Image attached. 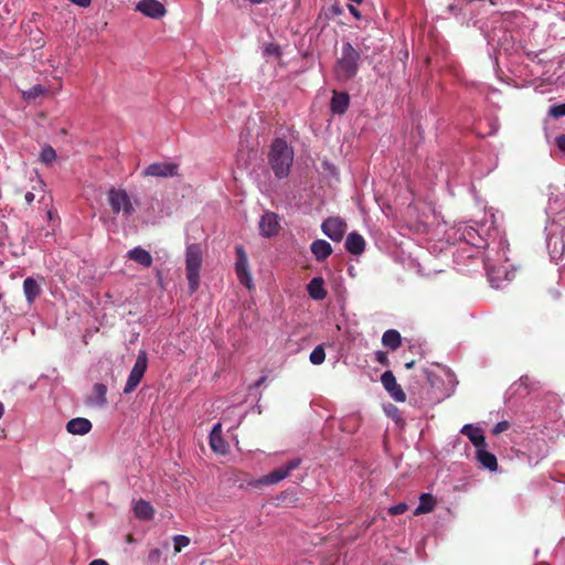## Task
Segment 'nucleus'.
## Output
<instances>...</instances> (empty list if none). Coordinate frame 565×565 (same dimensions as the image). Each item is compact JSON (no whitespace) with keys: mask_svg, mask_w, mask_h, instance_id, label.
I'll use <instances>...</instances> for the list:
<instances>
[{"mask_svg":"<svg viewBox=\"0 0 565 565\" xmlns=\"http://www.w3.org/2000/svg\"><path fill=\"white\" fill-rule=\"evenodd\" d=\"M66 429L72 435H85L92 429V423L87 418L76 417L67 423Z\"/></svg>","mask_w":565,"mask_h":565,"instance_id":"a211bd4d","label":"nucleus"},{"mask_svg":"<svg viewBox=\"0 0 565 565\" xmlns=\"http://www.w3.org/2000/svg\"><path fill=\"white\" fill-rule=\"evenodd\" d=\"M260 235L271 237L278 234L280 224L278 215L274 212H266L258 223Z\"/></svg>","mask_w":565,"mask_h":565,"instance_id":"f8f14e48","label":"nucleus"},{"mask_svg":"<svg viewBox=\"0 0 565 565\" xmlns=\"http://www.w3.org/2000/svg\"><path fill=\"white\" fill-rule=\"evenodd\" d=\"M72 3L81 7V8H87L90 6L92 0H70Z\"/></svg>","mask_w":565,"mask_h":565,"instance_id":"58836bf2","label":"nucleus"},{"mask_svg":"<svg viewBox=\"0 0 565 565\" xmlns=\"http://www.w3.org/2000/svg\"><path fill=\"white\" fill-rule=\"evenodd\" d=\"M107 200L114 214L122 212L125 216H130L135 207L126 190L111 188L107 192Z\"/></svg>","mask_w":565,"mask_h":565,"instance_id":"20e7f679","label":"nucleus"},{"mask_svg":"<svg viewBox=\"0 0 565 565\" xmlns=\"http://www.w3.org/2000/svg\"><path fill=\"white\" fill-rule=\"evenodd\" d=\"M381 383L395 402L403 403L406 401V394L402 386L397 384L395 375L392 371H385L381 375Z\"/></svg>","mask_w":565,"mask_h":565,"instance_id":"9d476101","label":"nucleus"},{"mask_svg":"<svg viewBox=\"0 0 565 565\" xmlns=\"http://www.w3.org/2000/svg\"><path fill=\"white\" fill-rule=\"evenodd\" d=\"M407 509H408L407 504H406V503L401 502V503H398V504H396V505L391 507V508L388 509V513H390L391 515H399V514L405 513V512L407 511Z\"/></svg>","mask_w":565,"mask_h":565,"instance_id":"2f4dec72","label":"nucleus"},{"mask_svg":"<svg viewBox=\"0 0 565 565\" xmlns=\"http://www.w3.org/2000/svg\"><path fill=\"white\" fill-rule=\"evenodd\" d=\"M548 115L554 118H559L565 116V103L557 104L550 107Z\"/></svg>","mask_w":565,"mask_h":565,"instance_id":"7c9ffc66","label":"nucleus"},{"mask_svg":"<svg viewBox=\"0 0 565 565\" xmlns=\"http://www.w3.org/2000/svg\"><path fill=\"white\" fill-rule=\"evenodd\" d=\"M46 93V89L42 85H34L29 90L24 92V98L26 100H33L39 96H43Z\"/></svg>","mask_w":565,"mask_h":565,"instance_id":"cd10ccee","label":"nucleus"},{"mask_svg":"<svg viewBox=\"0 0 565 565\" xmlns=\"http://www.w3.org/2000/svg\"><path fill=\"white\" fill-rule=\"evenodd\" d=\"M4 413V407H3V404L0 402V418L2 417Z\"/></svg>","mask_w":565,"mask_h":565,"instance_id":"49530a36","label":"nucleus"},{"mask_svg":"<svg viewBox=\"0 0 565 565\" xmlns=\"http://www.w3.org/2000/svg\"><path fill=\"white\" fill-rule=\"evenodd\" d=\"M436 500L430 493H423L419 497V504L414 511L415 515L425 514L431 512L435 508Z\"/></svg>","mask_w":565,"mask_h":565,"instance_id":"b1692460","label":"nucleus"},{"mask_svg":"<svg viewBox=\"0 0 565 565\" xmlns=\"http://www.w3.org/2000/svg\"><path fill=\"white\" fill-rule=\"evenodd\" d=\"M310 250L317 262L326 260L333 252L332 246L324 239H316L310 245Z\"/></svg>","mask_w":565,"mask_h":565,"instance_id":"2eb2a0df","label":"nucleus"},{"mask_svg":"<svg viewBox=\"0 0 565 565\" xmlns=\"http://www.w3.org/2000/svg\"><path fill=\"white\" fill-rule=\"evenodd\" d=\"M202 266V250L200 245L191 244L186 248L185 270L189 281L190 294L198 290L200 286V271Z\"/></svg>","mask_w":565,"mask_h":565,"instance_id":"7ed1b4c3","label":"nucleus"},{"mask_svg":"<svg viewBox=\"0 0 565 565\" xmlns=\"http://www.w3.org/2000/svg\"><path fill=\"white\" fill-rule=\"evenodd\" d=\"M94 394L96 398V403L100 406L105 405L107 402L106 394H107V387L106 385L102 383H97L94 385Z\"/></svg>","mask_w":565,"mask_h":565,"instance_id":"a878e982","label":"nucleus"},{"mask_svg":"<svg viewBox=\"0 0 565 565\" xmlns=\"http://www.w3.org/2000/svg\"><path fill=\"white\" fill-rule=\"evenodd\" d=\"M189 544H190V539L185 535H175L173 537V546H174L175 553H180Z\"/></svg>","mask_w":565,"mask_h":565,"instance_id":"c756f323","label":"nucleus"},{"mask_svg":"<svg viewBox=\"0 0 565 565\" xmlns=\"http://www.w3.org/2000/svg\"><path fill=\"white\" fill-rule=\"evenodd\" d=\"M254 4H260L264 0H249Z\"/></svg>","mask_w":565,"mask_h":565,"instance_id":"09e8293b","label":"nucleus"},{"mask_svg":"<svg viewBox=\"0 0 565 565\" xmlns=\"http://www.w3.org/2000/svg\"><path fill=\"white\" fill-rule=\"evenodd\" d=\"M126 540L128 543H131L134 541L132 535L131 534L127 535Z\"/></svg>","mask_w":565,"mask_h":565,"instance_id":"8fccbe9b","label":"nucleus"},{"mask_svg":"<svg viewBox=\"0 0 565 565\" xmlns=\"http://www.w3.org/2000/svg\"><path fill=\"white\" fill-rule=\"evenodd\" d=\"M477 458L479 462L490 471H495L498 468V460L497 457L487 451L484 447H481L477 450Z\"/></svg>","mask_w":565,"mask_h":565,"instance_id":"5701e85b","label":"nucleus"},{"mask_svg":"<svg viewBox=\"0 0 565 565\" xmlns=\"http://www.w3.org/2000/svg\"><path fill=\"white\" fill-rule=\"evenodd\" d=\"M148 367V355L146 351H139L136 362L130 371L126 385L124 387L125 394L134 392L141 382Z\"/></svg>","mask_w":565,"mask_h":565,"instance_id":"39448f33","label":"nucleus"},{"mask_svg":"<svg viewBox=\"0 0 565 565\" xmlns=\"http://www.w3.org/2000/svg\"><path fill=\"white\" fill-rule=\"evenodd\" d=\"M40 157L42 162L49 164L56 159V152L51 146H46L42 149Z\"/></svg>","mask_w":565,"mask_h":565,"instance_id":"c85d7f7f","label":"nucleus"},{"mask_svg":"<svg viewBox=\"0 0 565 565\" xmlns=\"http://www.w3.org/2000/svg\"><path fill=\"white\" fill-rule=\"evenodd\" d=\"M89 565H109L106 561L102 558L94 559L89 563Z\"/></svg>","mask_w":565,"mask_h":565,"instance_id":"37998d69","label":"nucleus"},{"mask_svg":"<svg viewBox=\"0 0 565 565\" xmlns=\"http://www.w3.org/2000/svg\"><path fill=\"white\" fill-rule=\"evenodd\" d=\"M134 512L137 519L139 520H151L154 515L153 507L146 500H138L135 503Z\"/></svg>","mask_w":565,"mask_h":565,"instance_id":"4be33fe9","label":"nucleus"},{"mask_svg":"<svg viewBox=\"0 0 565 565\" xmlns=\"http://www.w3.org/2000/svg\"><path fill=\"white\" fill-rule=\"evenodd\" d=\"M268 160L275 175L279 179L286 178L294 161V151L286 140L276 138L270 146Z\"/></svg>","mask_w":565,"mask_h":565,"instance_id":"f257e3e1","label":"nucleus"},{"mask_svg":"<svg viewBox=\"0 0 565 565\" xmlns=\"http://www.w3.org/2000/svg\"><path fill=\"white\" fill-rule=\"evenodd\" d=\"M350 105V95L347 92L333 90L330 102V110L334 115H343Z\"/></svg>","mask_w":565,"mask_h":565,"instance_id":"ddd939ff","label":"nucleus"},{"mask_svg":"<svg viewBox=\"0 0 565 565\" xmlns=\"http://www.w3.org/2000/svg\"><path fill=\"white\" fill-rule=\"evenodd\" d=\"M145 177L169 178L179 174V164L173 162H154L142 172Z\"/></svg>","mask_w":565,"mask_h":565,"instance_id":"1a4fd4ad","label":"nucleus"},{"mask_svg":"<svg viewBox=\"0 0 565 565\" xmlns=\"http://www.w3.org/2000/svg\"><path fill=\"white\" fill-rule=\"evenodd\" d=\"M266 381V376H262L256 383H255V386L258 387L260 386L264 382Z\"/></svg>","mask_w":565,"mask_h":565,"instance_id":"c03bdc74","label":"nucleus"},{"mask_svg":"<svg viewBox=\"0 0 565 565\" xmlns=\"http://www.w3.org/2000/svg\"><path fill=\"white\" fill-rule=\"evenodd\" d=\"M348 8H349V11L352 13L353 17H355L356 19L361 18L360 11L354 6L349 4Z\"/></svg>","mask_w":565,"mask_h":565,"instance_id":"79ce46f5","label":"nucleus"},{"mask_svg":"<svg viewBox=\"0 0 565 565\" xmlns=\"http://www.w3.org/2000/svg\"><path fill=\"white\" fill-rule=\"evenodd\" d=\"M235 250H236V255H237L236 263H235V271H236L237 278L242 285H244L247 289L250 290L253 288V284H252V276L248 270L247 254L244 250L243 246H239V245L235 247Z\"/></svg>","mask_w":565,"mask_h":565,"instance_id":"0eeeda50","label":"nucleus"},{"mask_svg":"<svg viewBox=\"0 0 565 565\" xmlns=\"http://www.w3.org/2000/svg\"><path fill=\"white\" fill-rule=\"evenodd\" d=\"M555 142L558 149L565 153V135L557 136Z\"/></svg>","mask_w":565,"mask_h":565,"instance_id":"e433bc0d","label":"nucleus"},{"mask_svg":"<svg viewBox=\"0 0 565 565\" xmlns=\"http://www.w3.org/2000/svg\"><path fill=\"white\" fill-rule=\"evenodd\" d=\"M160 557H161L160 548H153L148 554V562L157 563V562H159Z\"/></svg>","mask_w":565,"mask_h":565,"instance_id":"f704fd0d","label":"nucleus"},{"mask_svg":"<svg viewBox=\"0 0 565 565\" xmlns=\"http://www.w3.org/2000/svg\"><path fill=\"white\" fill-rule=\"evenodd\" d=\"M414 365H415V361H414V360H412V361H409V362H407V363L405 364V367L409 370V369H413V367H414Z\"/></svg>","mask_w":565,"mask_h":565,"instance_id":"a18cd8bd","label":"nucleus"},{"mask_svg":"<svg viewBox=\"0 0 565 565\" xmlns=\"http://www.w3.org/2000/svg\"><path fill=\"white\" fill-rule=\"evenodd\" d=\"M367 40H369V38H363V39H362V41H361V47H360V50H358V51L360 52V54H361L362 52H364V51L366 52V51H369V50H370V45L366 43V41H367Z\"/></svg>","mask_w":565,"mask_h":565,"instance_id":"a19ab883","label":"nucleus"},{"mask_svg":"<svg viewBox=\"0 0 565 565\" xmlns=\"http://www.w3.org/2000/svg\"><path fill=\"white\" fill-rule=\"evenodd\" d=\"M136 10L151 19H160L166 15V7L158 0H141L137 3Z\"/></svg>","mask_w":565,"mask_h":565,"instance_id":"9b49d317","label":"nucleus"},{"mask_svg":"<svg viewBox=\"0 0 565 565\" xmlns=\"http://www.w3.org/2000/svg\"><path fill=\"white\" fill-rule=\"evenodd\" d=\"M301 463L299 458H294L288 460L284 466L274 469L271 472L266 475L262 482L266 484H275L284 480L289 476V473L297 469Z\"/></svg>","mask_w":565,"mask_h":565,"instance_id":"6e6552de","label":"nucleus"},{"mask_svg":"<svg viewBox=\"0 0 565 565\" xmlns=\"http://www.w3.org/2000/svg\"><path fill=\"white\" fill-rule=\"evenodd\" d=\"M347 230V222L339 216H330L321 224L322 233L333 242H341Z\"/></svg>","mask_w":565,"mask_h":565,"instance_id":"423d86ee","label":"nucleus"},{"mask_svg":"<svg viewBox=\"0 0 565 565\" xmlns=\"http://www.w3.org/2000/svg\"><path fill=\"white\" fill-rule=\"evenodd\" d=\"M42 288L36 279L26 277L23 281V294L29 305H32L35 299L41 295Z\"/></svg>","mask_w":565,"mask_h":565,"instance_id":"f3484780","label":"nucleus"},{"mask_svg":"<svg viewBox=\"0 0 565 565\" xmlns=\"http://www.w3.org/2000/svg\"><path fill=\"white\" fill-rule=\"evenodd\" d=\"M210 446L216 454L224 455L227 451V444L221 435V424H216L210 433Z\"/></svg>","mask_w":565,"mask_h":565,"instance_id":"dca6fc26","label":"nucleus"},{"mask_svg":"<svg viewBox=\"0 0 565 565\" xmlns=\"http://www.w3.org/2000/svg\"><path fill=\"white\" fill-rule=\"evenodd\" d=\"M265 53L268 55L280 56V47L277 44L269 43L265 46Z\"/></svg>","mask_w":565,"mask_h":565,"instance_id":"473e14b6","label":"nucleus"},{"mask_svg":"<svg viewBox=\"0 0 565 565\" xmlns=\"http://www.w3.org/2000/svg\"><path fill=\"white\" fill-rule=\"evenodd\" d=\"M329 10L333 15H341L343 13V9L339 3L332 4Z\"/></svg>","mask_w":565,"mask_h":565,"instance_id":"4c0bfd02","label":"nucleus"},{"mask_svg":"<svg viewBox=\"0 0 565 565\" xmlns=\"http://www.w3.org/2000/svg\"><path fill=\"white\" fill-rule=\"evenodd\" d=\"M461 433L466 435L478 449L486 447V438L483 431L480 428L473 427L472 425H465L461 429Z\"/></svg>","mask_w":565,"mask_h":565,"instance_id":"aec40b11","label":"nucleus"},{"mask_svg":"<svg viewBox=\"0 0 565 565\" xmlns=\"http://www.w3.org/2000/svg\"><path fill=\"white\" fill-rule=\"evenodd\" d=\"M382 343L388 349L395 351L402 343L399 332L394 329L385 331L382 337Z\"/></svg>","mask_w":565,"mask_h":565,"instance_id":"393cba45","label":"nucleus"},{"mask_svg":"<svg viewBox=\"0 0 565 565\" xmlns=\"http://www.w3.org/2000/svg\"><path fill=\"white\" fill-rule=\"evenodd\" d=\"M345 249L352 255H361L365 249V241L362 235L352 232L347 236Z\"/></svg>","mask_w":565,"mask_h":565,"instance_id":"4468645a","label":"nucleus"},{"mask_svg":"<svg viewBox=\"0 0 565 565\" xmlns=\"http://www.w3.org/2000/svg\"><path fill=\"white\" fill-rule=\"evenodd\" d=\"M375 359H376V361H377L380 364H382V365H384V366H388V364H390V361H388L387 354H386L385 352H383V351H377V352L375 353Z\"/></svg>","mask_w":565,"mask_h":565,"instance_id":"72a5a7b5","label":"nucleus"},{"mask_svg":"<svg viewBox=\"0 0 565 565\" xmlns=\"http://www.w3.org/2000/svg\"><path fill=\"white\" fill-rule=\"evenodd\" d=\"M38 184H39V189L41 190V192H43L44 191L43 190V186H44L43 182L41 180H39Z\"/></svg>","mask_w":565,"mask_h":565,"instance_id":"de8ad7c7","label":"nucleus"},{"mask_svg":"<svg viewBox=\"0 0 565 565\" xmlns=\"http://www.w3.org/2000/svg\"><path fill=\"white\" fill-rule=\"evenodd\" d=\"M307 290L313 300H323L327 297V290L324 288V280L322 277L312 278L307 286Z\"/></svg>","mask_w":565,"mask_h":565,"instance_id":"6ab92c4d","label":"nucleus"},{"mask_svg":"<svg viewBox=\"0 0 565 565\" xmlns=\"http://www.w3.org/2000/svg\"><path fill=\"white\" fill-rule=\"evenodd\" d=\"M128 258L146 268H149L152 265L151 254L140 246L130 249L128 252Z\"/></svg>","mask_w":565,"mask_h":565,"instance_id":"412c9836","label":"nucleus"},{"mask_svg":"<svg viewBox=\"0 0 565 565\" xmlns=\"http://www.w3.org/2000/svg\"><path fill=\"white\" fill-rule=\"evenodd\" d=\"M360 52L350 42H345L341 49V56L334 65V75L338 81L347 82L353 78L359 71Z\"/></svg>","mask_w":565,"mask_h":565,"instance_id":"f03ea898","label":"nucleus"},{"mask_svg":"<svg viewBox=\"0 0 565 565\" xmlns=\"http://www.w3.org/2000/svg\"><path fill=\"white\" fill-rule=\"evenodd\" d=\"M310 362L315 365H319L326 360V352L322 345H317L310 353Z\"/></svg>","mask_w":565,"mask_h":565,"instance_id":"bb28decb","label":"nucleus"},{"mask_svg":"<svg viewBox=\"0 0 565 565\" xmlns=\"http://www.w3.org/2000/svg\"><path fill=\"white\" fill-rule=\"evenodd\" d=\"M34 199H35V194L31 191L26 192L24 195V200L28 205H31L33 203Z\"/></svg>","mask_w":565,"mask_h":565,"instance_id":"ea45409f","label":"nucleus"},{"mask_svg":"<svg viewBox=\"0 0 565 565\" xmlns=\"http://www.w3.org/2000/svg\"><path fill=\"white\" fill-rule=\"evenodd\" d=\"M509 428V423L508 422H500L498 423L493 429H492V434L493 435H499L503 431H505L507 429Z\"/></svg>","mask_w":565,"mask_h":565,"instance_id":"c9c22d12","label":"nucleus"}]
</instances>
